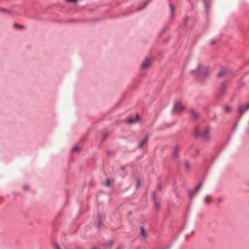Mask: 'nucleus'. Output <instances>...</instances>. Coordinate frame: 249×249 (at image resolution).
<instances>
[{
  "label": "nucleus",
  "instance_id": "nucleus-1",
  "mask_svg": "<svg viewBox=\"0 0 249 249\" xmlns=\"http://www.w3.org/2000/svg\"><path fill=\"white\" fill-rule=\"evenodd\" d=\"M209 69L203 66L202 64L198 65L196 69L193 70L192 72L195 75L197 76H204L208 73Z\"/></svg>",
  "mask_w": 249,
  "mask_h": 249
},
{
  "label": "nucleus",
  "instance_id": "nucleus-2",
  "mask_svg": "<svg viewBox=\"0 0 249 249\" xmlns=\"http://www.w3.org/2000/svg\"><path fill=\"white\" fill-rule=\"evenodd\" d=\"M183 108L184 107L181 103L180 102H176L174 105L172 112L173 113H177Z\"/></svg>",
  "mask_w": 249,
  "mask_h": 249
},
{
  "label": "nucleus",
  "instance_id": "nucleus-3",
  "mask_svg": "<svg viewBox=\"0 0 249 249\" xmlns=\"http://www.w3.org/2000/svg\"><path fill=\"white\" fill-rule=\"evenodd\" d=\"M210 130L209 127H205L204 133H203V138L205 141H208L210 140Z\"/></svg>",
  "mask_w": 249,
  "mask_h": 249
},
{
  "label": "nucleus",
  "instance_id": "nucleus-4",
  "mask_svg": "<svg viewBox=\"0 0 249 249\" xmlns=\"http://www.w3.org/2000/svg\"><path fill=\"white\" fill-rule=\"evenodd\" d=\"M202 183L201 182L200 183H199V184L196 187V188L195 189V190L193 192H192V191H191L190 190H189L188 193H189V194L190 197L191 199H192L193 198V197L194 196L195 194L197 192L198 190L202 186Z\"/></svg>",
  "mask_w": 249,
  "mask_h": 249
},
{
  "label": "nucleus",
  "instance_id": "nucleus-5",
  "mask_svg": "<svg viewBox=\"0 0 249 249\" xmlns=\"http://www.w3.org/2000/svg\"><path fill=\"white\" fill-rule=\"evenodd\" d=\"M227 87L225 82H223L220 88V94L222 95H224L226 92Z\"/></svg>",
  "mask_w": 249,
  "mask_h": 249
},
{
  "label": "nucleus",
  "instance_id": "nucleus-6",
  "mask_svg": "<svg viewBox=\"0 0 249 249\" xmlns=\"http://www.w3.org/2000/svg\"><path fill=\"white\" fill-rule=\"evenodd\" d=\"M139 119V116L137 114L135 117H130L127 118V122L128 123H131L135 122L136 121H137Z\"/></svg>",
  "mask_w": 249,
  "mask_h": 249
},
{
  "label": "nucleus",
  "instance_id": "nucleus-7",
  "mask_svg": "<svg viewBox=\"0 0 249 249\" xmlns=\"http://www.w3.org/2000/svg\"><path fill=\"white\" fill-rule=\"evenodd\" d=\"M148 141V138L147 136H145L143 138V139L142 140V141L140 142L138 147L139 148H142L143 145L147 142Z\"/></svg>",
  "mask_w": 249,
  "mask_h": 249
},
{
  "label": "nucleus",
  "instance_id": "nucleus-8",
  "mask_svg": "<svg viewBox=\"0 0 249 249\" xmlns=\"http://www.w3.org/2000/svg\"><path fill=\"white\" fill-rule=\"evenodd\" d=\"M178 146L176 145L173 149V157L175 159H177L178 158Z\"/></svg>",
  "mask_w": 249,
  "mask_h": 249
},
{
  "label": "nucleus",
  "instance_id": "nucleus-9",
  "mask_svg": "<svg viewBox=\"0 0 249 249\" xmlns=\"http://www.w3.org/2000/svg\"><path fill=\"white\" fill-rule=\"evenodd\" d=\"M155 60L154 59V57H153L152 56H148L145 58V60H144V62H146V63L151 62L154 61Z\"/></svg>",
  "mask_w": 249,
  "mask_h": 249
},
{
  "label": "nucleus",
  "instance_id": "nucleus-10",
  "mask_svg": "<svg viewBox=\"0 0 249 249\" xmlns=\"http://www.w3.org/2000/svg\"><path fill=\"white\" fill-rule=\"evenodd\" d=\"M151 65V63H142L141 68L142 69H146L148 68Z\"/></svg>",
  "mask_w": 249,
  "mask_h": 249
},
{
  "label": "nucleus",
  "instance_id": "nucleus-11",
  "mask_svg": "<svg viewBox=\"0 0 249 249\" xmlns=\"http://www.w3.org/2000/svg\"><path fill=\"white\" fill-rule=\"evenodd\" d=\"M199 131H200V129H199V127H196L195 130V136L196 137H197L200 136Z\"/></svg>",
  "mask_w": 249,
  "mask_h": 249
},
{
  "label": "nucleus",
  "instance_id": "nucleus-12",
  "mask_svg": "<svg viewBox=\"0 0 249 249\" xmlns=\"http://www.w3.org/2000/svg\"><path fill=\"white\" fill-rule=\"evenodd\" d=\"M238 111L240 115L241 116L244 113L245 110H244L241 105L238 107Z\"/></svg>",
  "mask_w": 249,
  "mask_h": 249
},
{
  "label": "nucleus",
  "instance_id": "nucleus-13",
  "mask_svg": "<svg viewBox=\"0 0 249 249\" xmlns=\"http://www.w3.org/2000/svg\"><path fill=\"white\" fill-rule=\"evenodd\" d=\"M141 234L142 236H145V230L143 227H141Z\"/></svg>",
  "mask_w": 249,
  "mask_h": 249
},
{
  "label": "nucleus",
  "instance_id": "nucleus-14",
  "mask_svg": "<svg viewBox=\"0 0 249 249\" xmlns=\"http://www.w3.org/2000/svg\"><path fill=\"white\" fill-rule=\"evenodd\" d=\"M98 220H99V222H98V223L96 225V226L98 228L100 227V226H101V217L100 216H98Z\"/></svg>",
  "mask_w": 249,
  "mask_h": 249
},
{
  "label": "nucleus",
  "instance_id": "nucleus-15",
  "mask_svg": "<svg viewBox=\"0 0 249 249\" xmlns=\"http://www.w3.org/2000/svg\"><path fill=\"white\" fill-rule=\"evenodd\" d=\"M225 73V71H220L219 73H218L217 76L220 77V76H222L223 75H224Z\"/></svg>",
  "mask_w": 249,
  "mask_h": 249
},
{
  "label": "nucleus",
  "instance_id": "nucleus-16",
  "mask_svg": "<svg viewBox=\"0 0 249 249\" xmlns=\"http://www.w3.org/2000/svg\"><path fill=\"white\" fill-rule=\"evenodd\" d=\"M79 150V148L77 146H74L72 148L71 151V152H75V151H77Z\"/></svg>",
  "mask_w": 249,
  "mask_h": 249
},
{
  "label": "nucleus",
  "instance_id": "nucleus-17",
  "mask_svg": "<svg viewBox=\"0 0 249 249\" xmlns=\"http://www.w3.org/2000/svg\"><path fill=\"white\" fill-rule=\"evenodd\" d=\"M105 184L107 187H109L110 186V182L109 179H107L106 181Z\"/></svg>",
  "mask_w": 249,
  "mask_h": 249
},
{
  "label": "nucleus",
  "instance_id": "nucleus-18",
  "mask_svg": "<svg viewBox=\"0 0 249 249\" xmlns=\"http://www.w3.org/2000/svg\"><path fill=\"white\" fill-rule=\"evenodd\" d=\"M185 167L187 170H189L190 169V165L188 161H186L185 163Z\"/></svg>",
  "mask_w": 249,
  "mask_h": 249
},
{
  "label": "nucleus",
  "instance_id": "nucleus-19",
  "mask_svg": "<svg viewBox=\"0 0 249 249\" xmlns=\"http://www.w3.org/2000/svg\"><path fill=\"white\" fill-rule=\"evenodd\" d=\"M170 8H171V12L173 14L174 12L175 8H174V6L172 4H170Z\"/></svg>",
  "mask_w": 249,
  "mask_h": 249
},
{
  "label": "nucleus",
  "instance_id": "nucleus-20",
  "mask_svg": "<svg viewBox=\"0 0 249 249\" xmlns=\"http://www.w3.org/2000/svg\"><path fill=\"white\" fill-rule=\"evenodd\" d=\"M140 180L138 179H137V185H136L137 188H139L140 187Z\"/></svg>",
  "mask_w": 249,
  "mask_h": 249
},
{
  "label": "nucleus",
  "instance_id": "nucleus-21",
  "mask_svg": "<svg viewBox=\"0 0 249 249\" xmlns=\"http://www.w3.org/2000/svg\"><path fill=\"white\" fill-rule=\"evenodd\" d=\"M192 113L195 117H197L198 116V113L195 112L194 110L192 111Z\"/></svg>",
  "mask_w": 249,
  "mask_h": 249
},
{
  "label": "nucleus",
  "instance_id": "nucleus-22",
  "mask_svg": "<svg viewBox=\"0 0 249 249\" xmlns=\"http://www.w3.org/2000/svg\"><path fill=\"white\" fill-rule=\"evenodd\" d=\"M225 109H226V111H227V112L230 111L231 110V108H230V107H229V106H227V107H226V108H225Z\"/></svg>",
  "mask_w": 249,
  "mask_h": 249
},
{
  "label": "nucleus",
  "instance_id": "nucleus-23",
  "mask_svg": "<svg viewBox=\"0 0 249 249\" xmlns=\"http://www.w3.org/2000/svg\"><path fill=\"white\" fill-rule=\"evenodd\" d=\"M215 43V41L214 40H211L210 42V45H213Z\"/></svg>",
  "mask_w": 249,
  "mask_h": 249
},
{
  "label": "nucleus",
  "instance_id": "nucleus-24",
  "mask_svg": "<svg viewBox=\"0 0 249 249\" xmlns=\"http://www.w3.org/2000/svg\"><path fill=\"white\" fill-rule=\"evenodd\" d=\"M67 1H69V2H77V0H66Z\"/></svg>",
  "mask_w": 249,
  "mask_h": 249
},
{
  "label": "nucleus",
  "instance_id": "nucleus-25",
  "mask_svg": "<svg viewBox=\"0 0 249 249\" xmlns=\"http://www.w3.org/2000/svg\"><path fill=\"white\" fill-rule=\"evenodd\" d=\"M152 196H153V197L154 199H155L156 198V193L155 192H153V194H152Z\"/></svg>",
  "mask_w": 249,
  "mask_h": 249
},
{
  "label": "nucleus",
  "instance_id": "nucleus-26",
  "mask_svg": "<svg viewBox=\"0 0 249 249\" xmlns=\"http://www.w3.org/2000/svg\"><path fill=\"white\" fill-rule=\"evenodd\" d=\"M209 197V196H207V197L206 198H205V202H206V203H207V204H208V203H209V202H208V200H207V198H208V197Z\"/></svg>",
  "mask_w": 249,
  "mask_h": 249
},
{
  "label": "nucleus",
  "instance_id": "nucleus-27",
  "mask_svg": "<svg viewBox=\"0 0 249 249\" xmlns=\"http://www.w3.org/2000/svg\"><path fill=\"white\" fill-rule=\"evenodd\" d=\"M23 188L25 190L27 189L28 188V186L27 185H24L23 187Z\"/></svg>",
  "mask_w": 249,
  "mask_h": 249
},
{
  "label": "nucleus",
  "instance_id": "nucleus-28",
  "mask_svg": "<svg viewBox=\"0 0 249 249\" xmlns=\"http://www.w3.org/2000/svg\"><path fill=\"white\" fill-rule=\"evenodd\" d=\"M55 247L56 249H60L58 246L56 244L55 245Z\"/></svg>",
  "mask_w": 249,
  "mask_h": 249
},
{
  "label": "nucleus",
  "instance_id": "nucleus-29",
  "mask_svg": "<svg viewBox=\"0 0 249 249\" xmlns=\"http://www.w3.org/2000/svg\"><path fill=\"white\" fill-rule=\"evenodd\" d=\"M249 109V104L248 105H247V106H246V110H248Z\"/></svg>",
  "mask_w": 249,
  "mask_h": 249
},
{
  "label": "nucleus",
  "instance_id": "nucleus-30",
  "mask_svg": "<svg viewBox=\"0 0 249 249\" xmlns=\"http://www.w3.org/2000/svg\"><path fill=\"white\" fill-rule=\"evenodd\" d=\"M107 137V136L106 135V134H105L104 136V138H103L104 140H105Z\"/></svg>",
  "mask_w": 249,
  "mask_h": 249
},
{
  "label": "nucleus",
  "instance_id": "nucleus-31",
  "mask_svg": "<svg viewBox=\"0 0 249 249\" xmlns=\"http://www.w3.org/2000/svg\"><path fill=\"white\" fill-rule=\"evenodd\" d=\"M158 187L159 188H160L161 187V185H158Z\"/></svg>",
  "mask_w": 249,
  "mask_h": 249
},
{
  "label": "nucleus",
  "instance_id": "nucleus-32",
  "mask_svg": "<svg viewBox=\"0 0 249 249\" xmlns=\"http://www.w3.org/2000/svg\"><path fill=\"white\" fill-rule=\"evenodd\" d=\"M196 152L197 153H199V151H198V150L197 149H196Z\"/></svg>",
  "mask_w": 249,
  "mask_h": 249
},
{
  "label": "nucleus",
  "instance_id": "nucleus-33",
  "mask_svg": "<svg viewBox=\"0 0 249 249\" xmlns=\"http://www.w3.org/2000/svg\"><path fill=\"white\" fill-rule=\"evenodd\" d=\"M156 208H158V207H159V206H158V204H156Z\"/></svg>",
  "mask_w": 249,
  "mask_h": 249
},
{
  "label": "nucleus",
  "instance_id": "nucleus-34",
  "mask_svg": "<svg viewBox=\"0 0 249 249\" xmlns=\"http://www.w3.org/2000/svg\"><path fill=\"white\" fill-rule=\"evenodd\" d=\"M19 27H20V28H23V27H22V26H20Z\"/></svg>",
  "mask_w": 249,
  "mask_h": 249
}]
</instances>
